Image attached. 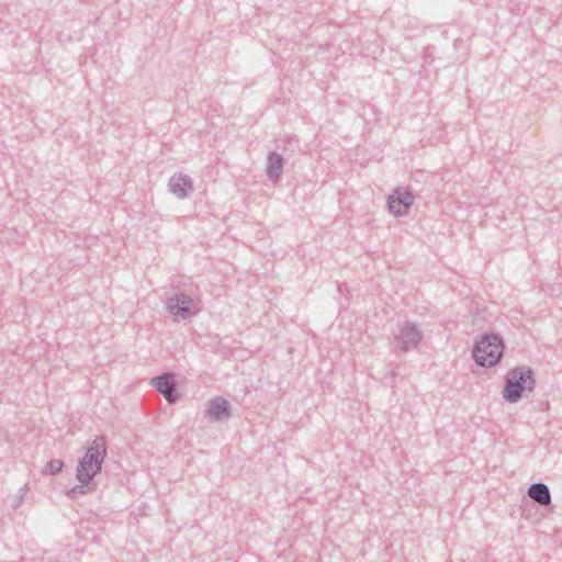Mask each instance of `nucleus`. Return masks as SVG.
Segmentation results:
<instances>
[{"label": "nucleus", "instance_id": "obj_2", "mask_svg": "<svg viewBox=\"0 0 562 562\" xmlns=\"http://www.w3.org/2000/svg\"><path fill=\"white\" fill-rule=\"evenodd\" d=\"M504 349V340L499 334H484L474 344L472 356L480 367L492 368L501 362Z\"/></svg>", "mask_w": 562, "mask_h": 562}, {"label": "nucleus", "instance_id": "obj_4", "mask_svg": "<svg viewBox=\"0 0 562 562\" xmlns=\"http://www.w3.org/2000/svg\"><path fill=\"white\" fill-rule=\"evenodd\" d=\"M167 310L175 316L176 321L188 319L190 316L196 314L193 299L183 292L176 293L168 299Z\"/></svg>", "mask_w": 562, "mask_h": 562}, {"label": "nucleus", "instance_id": "obj_3", "mask_svg": "<svg viewBox=\"0 0 562 562\" xmlns=\"http://www.w3.org/2000/svg\"><path fill=\"white\" fill-rule=\"evenodd\" d=\"M389 212L396 217L407 214V211L414 204V194L408 188H396L393 193L387 196Z\"/></svg>", "mask_w": 562, "mask_h": 562}, {"label": "nucleus", "instance_id": "obj_14", "mask_svg": "<svg viewBox=\"0 0 562 562\" xmlns=\"http://www.w3.org/2000/svg\"><path fill=\"white\" fill-rule=\"evenodd\" d=\"M64 462L60 459H53L48 461L43 470V474L56 475L61 472Z\"/></svg>", "mask_w": 562, "mask_h": 562}, {"label": "nucleus", "instance_id": "obj_12", "mask_svg": "<svg viewBox=\"0 0 562 562\" xmlns=\"http://www.w3.org/2000/svg\"><path fill=\"white\" fill-rule=\"evenodd\" d=\"M100 472L101 470H95L93 463L79 461L76 470V477L79 483H94V476Z\"/></svg>", "mask_w": 562, "mask_h": 562}, {"label": "nucleus", "instance_id": "obj_8", "mask_svg": "<svg viewBox=\"0 0 562 562\" xmlns=\"http://www.w3.org/2000/svg\"><path fill=\"white\" fill-rule=\"evenodd\" d=\"M168 187L178 199H186L193 191L191 178L182 173L171 176Z\"/></svg>", "mask_w": 562, "mask_h": 562}, {"label": "nucleus", "instance_id": "obj_13", "mask_svg": "<svg viewBox=\"0 0 562 562\" xmlns=\"http://www.w3.org/2000/svg\"><path fill=\"white\" fill-rule=\"evenodd\" d=\"M95 488V483H79L67 492V495L71 498H77L80 495H85Z\"/></svg>", "mask_w": 562, "mask_h": 562}, {"label": "nucleus", "instance_id": "obj_11", "mask_svg": "<svg viewBox=\"0 0 562 562\" xmlns=\"http://www.w3.org/2000/svg\"><path fill=\"white\" fill-rule=\"evenodd\" d=\"M527 494L541 506H548L551 504V493L548 485L544 483L531 484L527 490Z\"/></svg>", "mask_w": 562, "mask_h": 562}, {"label": "nucleus", "instance_id": "obj_5", "mask_svg": "<svg viewBox=\"0 0 562 562\" xmlns=\"http://www.w3.org/2000/svg\"><path fill=\"white\" fill-rule=\"evenodd\" d=\"M423 338V333L416 324L406 323L395 335L396 348L407 352L416 349Z\"/></svg>", "mask_w": 562, "mask_h": 562}, {"label": "nucleus", "instance_id": "obj_9", "mask_svg": "<svg viewBox=\"0 0 562 562\" xmlns=\"http://www.w3.org/2000/svg\"><path fill=\"white\" fill-rule=\"evenodd\" d=\"M207 415L213 420H223L231 417V406L227 400L212 398L209 402Z\"/></svg>", "mask_w": 562, "mask_h": 562}, {"label": "nucleus", "instance_id": "obj_6", "mask_svg": "<svg viewBox=\"0 0 562 562\" xmlns=\"http://www.w3.org/2000/svg\"><path fill=\"white\" fill-rule=\"evenodd\" d=\"M150 384L164 395L168 403H176L180 394L177 390L175 374L171 372H165L158 376H155L150 380Z\"/></svg>", "mask_w": 562, "mask_h": 562}, {"label": "nucleus", "instance_id": "obj_7", "mask_svg": "<svg viewBox=\"0 0 562 562\" xmlns=\"http://www.w3.org/2000/svg\"><path fill=\"white\" fill-rule=\"evenodd\" d=\"M106 440L104 436H97L87 448L85 456L79 461L93 463L95 470H102V464L108 453Z\"/></svg>", "mask_w": 562, "mask_h": 562}, {"label": "nucleus", "instance_id": "obj_1", "mask_svg": "<svg viewBox=\"0 0 562 562\" xmlns=\"http://www.w3.org/2000/svg\"><path fill=\"white\" fill-rule=\"evenodd\" d=\"M535 386L536 379L532 369L528 366L515 367L505 375L503 397L509 403H517L525 391H532Z\"/></svg>", "mask_w": 562, "mask_h": 562}, {"label": "nucleus", "instance_id": "obj_10", "mask_svg": "<svg viewBox=\"0 0 562 562\" xmlns=\"http://www.w3.org/2000/svg\"><path fill=\"white\" fill-rule=\"evenodd\" d=\"M284 159L281 154L277 151H270L267 158V176L272 182H277L283 171Z\"/></svg>", "mask_w": 562, "mask_h": 562}, {"label": "nucleus", "instance_id": "obj_15", "mask_svg": "<svg viewBox=\"0 0 562 562\" xmlns=\"http://www.w3.org/2000/svg\"><path fill=\"white\" fill-rule=\"evenodd\" d=\"M434 53H435V48L432 46H427L424 50L425 60L432 58Z\"/></svg>", "mask_w": 562, "mask_h": 562}]
</instances>
